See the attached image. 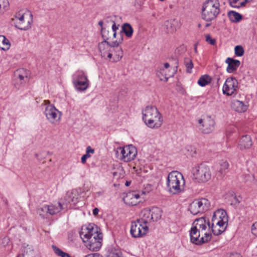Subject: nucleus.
Wrapping results in <instances>:
<instances>
[{"mask_svg": "<svg viewBox=\"0 0 257 257\" xmlns=\"http://www.w3.org/2000/svg\"><path fill=\"white\" fill-rule=\"evenodd\" d=\"M99 212V209L97 208H95L93 210V214L94 215H96L98 214Z\"/></svg>", "mask_w": 257, "mask_h": 257, "instance_id": "50", "label": "nucleus"}, {"mask_svg": "<svg viewBox=\"0 0 257 257\" xmlns=\"http://www.w3.org/2000/svg\"><path fill=\"white\" fill-rule=\"evenodd\" d=\"M252 145L251 138L248 135H244L240 139L238 143V147L240 149H247Z\"/></svg>", "mask_w": 257, "mask_h": 257, "instance_id": "24", "label": "nucleus"}, {"mask_svg": "<svg viewBox=\"0 0 257 257\" xmlns=\"http://www.w3.org/2000/svg\"><path fill=\"white\" fill-rule=\"evenodd\" d=\"M17 257H22V256L20 255L18 256Z\"/></svg>", "mask_w": 257, "mask_h": 257, "instance_id": "58", "label": "nucleus"}, {"mask_svg": "<svg viewBox=\"0 0 257 257\" xmlns=\"http://www.w3.org/2000/svg\"><path fill=\"white\" fill-rule=\"evenodd\" d=\"M210 207L209 201L205 198L195 199L189 205V211L193 215L203 213L208 210Z\"/></svg>", "mask_w": 257, "mask_h": 257, "instance_id": "8", "label": "nucleus"}, {"mask_svg": "<svg viewBox=\"0 0 257 257\" xmlns=\"http://www.w3.org/2000/svg\"><path fill=\"white\" fill-rule=\"evenodd\" d=\"M15 26L21 30L30 29L33 22V17L31 11L23 10L19 11L15 15Z\"/></svg>", "mask_w": 257, "mask_h": 257, "instance_id": "5", "label": "nucleus"}, {"mask_svg": "<svg viewBox=\"0 0 257 257\" xmlns=\"http://www.w3.org/2000/svg\"><path fill=\"white\" fill-rule=\"evenodd\" d=\"M103 23L101 21H99V23H98V25L101 27V30H102V28H103Z\"/></svg>", "mask_w": 257, "mask_h": 257, "instance_id": "52", "label": "nucleus"}, {"mask_svg": "<svg viewBox=\"0 0 257 257\" xmlns=\"http://www.w3.org/2000/svg\"><path fill=\"white\" fill-rule=\"evenodd\" d=\"M117 30H118V26H117L113 22L111 28H102V37L105 40L116 38V31Z\"/></svg>", "mask_w": 257, "mask_h": 257, "instance_id": "16", "label": "nucleus"}, {"mask_svg": "<svg viewBox=\"0 0 257 257\" xmlns=\"http://www.w3.org/2000/svg\"><path fill=\"white\" fill-rule=\"evenodd\" d=\"M191 241L196 244L207 242L211 238L210 223L204 217L195 219L189 231Z\"/></svg>", "mask_w": 257, "mask_h": 257, "instance_id": "1", "label": "nucleus"}, {"mask_svg": "<svg viewBox=\"0 0 257 257\" xmlns=\"http://www.w3.org/2000/svg\"><path fill=\"white\" fill-rule=\"evenodd\" d=\"M4 239L5 240H8V239L7 238H4Z\"/></svg>", "mask_w": 257, "mask_h": 257, "instance_id": "56", "label": "nucleus"}, {"mask_svg": "<svg viewBox=\"0 0 257 257\" xmlns=\"http://www.w3.org/2000/svg\"><path fill=\"white\" fill-rule=\"evenodd\" d=\"M61 113H46L48 120L53 124H57L59 122Z\"/></svg>", "mask_w": 257, "mask_h": 257, "instance_id": "34", "label": "nucleus"}, {"mask_svg": "<svg viewBox=\"0 0 257 257\" xmlns=\"http://www.w3.org/2000/svg\"><path fill=\"white\" fill-rule=\"evenodd\" d=\"M206 41L211 45H214L216 43V40L211 38L209 34L206 35L205 36Z\"/></svg>", "mask_w": 257, "mask_h": 257, "instance_id": "46", "label": "nucleus"}, {"mask_svg": "<svg viewBox=\"0 0 257 257\" xmlns=\"http://www.w3.org/2000/svg\"><path fill=\"white\" fill-rule=\"evenodd\" d=\"M164 27L166 33L173 34L180 28L181 23L175 19L170 20L165 22Z\"/></svg>", "mask_w": 257, "mask_h": 257, "instance_id": "18", "label": "nucleus"}, {"mask_svg": "<svg viewBox=\"0 0 257 257\" xmlns=\"http://www.w3.org/2000/svg\"><path fill=\"white\" fill-rule=\"evenodd\" d=\"M210 25V24L207 23L206 24L205 27H208Z\"/></svg>", "mask_w": 257, "mask_h": 257, "instance_id": "54", "label": "nucleus"}, {"mask_svg": "<svg viewBox=\"0 0 257 257\" xmlns=\"http://www.w3.org/2000/svg\"><path fill=\"white\" fill-rule=\"evenodd\" d=\"M9 6V3L8 0H0V16L8 10Z\"/></svg>", "mask_w": 257, "mask_h": 257, "instance_id": "39", "label": "nucleus"}, {"mask_svg": "<svg viewBox=\"0 0 257 257\" xmlns=\"http://www.w3.org/2000/svg\"><path fill=\"white\" fill-rule=\"evenodd\" d=\"M11 44L10 41L4 35H0V49L7 51L10 49Z\"/></svg>", "mask_w": 257, "mask_h": 257, "instance_id": "30", "label": "nucleus"}, {"mask_svg": "<svg viewBox=\"0 0 257 257\" xmlns=\"http://www.w3.org/2000/svg\"><path fill=\"white\" fill-rule=\"evenodd\" d=\"M109 257H121V253L119 250H115L114 252H110L109 255Z\"/></svg>", "mask_w": 257, "mask_h": 257, "instance_id": "48", "label": "nucleus"}, {"mask_svg": "<svg viewBox=\"0 0 257 257\" xmlns=\"http://www.w3.org/2000/svg\"><path fill=\"white\" fill-rule=\"evenodd\" d=\"M148 231L149 226L141 223L138 220L132 222L130 233L133 237H142L145 236Z\"/></svg>", "mask_w": 257, "mask_h": 257, "instance_id": "11", "label": "nucleus"}, {"mask_svg": "<svg viewBox=\"0 0 257 257\" xmlns=\"http://www.w3.org/2000/svg\"><path fill=\"white\" fill-rule=\"evenodd\" d=\"M130 183L127 181V182H126V183H125V185H126V186H128L130 185Z\"/></svg>", "mask_w": 257, "mask_h": 257, "instance_id": "53", "label": "nucleus"}, {"mask_svg": "<svg viewBox=\"0 0 257 257\" xmlns=\"http://www.w3.org/2000/svg\"><path fill=\"white\" fill-rule=\"evenodd\" d=\"M29 75V72L24 69H20L17 70L15 73V76L20 81L24 80L27 78Z\"/></svg>", "mask_w": 257, "mask_h": 257, "instance_id": "35", "label": "nucleus"}, {"mask_svg": "<svg viewBox=\"0 0 257 257\" xmlns=\"http://www.w3.org/2000/svg\"><path fill=\"white\" fill-rule=\"evenodd\" d=\"M80 236L86 247L91 251H97L101 246L102 234L98 233L97 227L92 225L83 227Z\"/></svg>", "mask_w": 257, "mask_h": 257, "instance_id": "2", "label": "nucleus"}, {"mask_svg": "<svg viewBox=\"0 0 257 257\" xmlns=\"http://www.w3.org/2000/svg\"><path fill=\"white\" fill-rule=\"evenodd\" d=\"M228 224L212 221L211 230L215 235H218L223 232Z\"/></svg>", "mask_w": 257, "mask_h": 257, "instance_id": "23", "label": "nucleus"}, {"mask_svg": "<svg viewBox=\"0 0 257 257\" xmlns=\"http://www.w3.org/2000/svg\"><path fill=\"white\" fill-rule=\"evenodd\" d=\"M49 208L47 205H45L38 209V212L41 216H44L45 214H48Z\"/></svg>", "mask_w": 257, "mask_h": 257, "instance_id": "45", "label": "nucleus"}, {"mask_svg": "<svg viewBox=\"0 0 257 257\" xmlns=\"http://www.w3.org/2000/svg\"><path fill=\"white\" fill-rule=\"evenodd\" d=\"M151 212L150 209H143L140 214V218L138 219L141 223H143L145 225H148L149 223L151 222L152 220L151 218Z\"/></svg>", "mask_w": 257, "mask_h": 257, "instance_id": "25", "label": "nucleus"}, {"mask_svg": "<svg viewBox=\"0 0 257 257\" xmlns=\"http://www.w3.org/2000/svg\"><path fill=\"white\" fill-rule=\"evenodd\" d=\"M235 54L237 56H242L244 54V50L241 46H236L234 48Z\"/></svg>", "mask_w": 257, "mask_h": 257, "instance_id": "43", "label": "nucleus"}, {"mask_svg": "<svg viewBox=\"0 0 257 257\" xmlns=\"http://www.w3.org/2000/svg\"><path fill=\"white\" fill-rule=\"evenodd\" d=\"M151 212V218L153 221H156L159 220L162 216V211L158 207H153L150 209Z\"/></svg>", "mask_w": 257, "mask_h": 257, "instance_id": "33", "label": "nucleus"}, {"mask_svg": "<svg viewBox=\"0 0 257 257\" xmlns=\"http://www.w3.org/2000/svg\"><path fill=\"white\" fill-rule=\"evenodd\" d=\"M238 88L237 80L233 77L227 78L222 87V92L227 96H231Z\"/></svg>", "mask_w": 257, "mask_h": 257, "instance_id": "13", "label": "nucleus"}, {"mask_svg": "<svg viewBox=\"0 0 257 257\" xmlns=\"http://www.w3.org/2000/svg\"><path fill=\"white\" fill-rule=\"evenodd\" d=\"M122 31L128 38H132L134 33V29L128 23H124L122 25Z\"/></svg>", "mask_w": 257, "mask_h": 257, "instance_id": "31", "label": "nucleus"}, {"mask_svg": "<svg viewBox=\"0 0 257 257\" xmlns=\"http://www.w3.org/2000/svg\"><path fill=\"white\" fill-rule=\"evenodd\" d=\"M194 50H195V53H197V47H196V46H195V47Z\"/></svg>", "mask_w": 257, "mask_h": 257, "instance_id": "55", "label": "nucleus"}, {"mask_svg": "<svg viewBox=\"0 0 257 257\" xmlns=\"http://www.w3.org/2000/svg\"><path fill=\"white\" fill-rule=\"evenodd\" d=\"M73 83L76 89L79 91H85L89 86V82L73 80Z\"/></svg>", "mask_w": 257, "mask_h": 257, "instance_id": "27", "label": "nucleus"}, {"mask_svg": "<svg viewBox=\"0 0 257 257\" xmlns=\"http://www.w3.org/2000/svg\"><path fill=\"white\" fill-rule=\"evenodd\" d=\"M73 80L80 81L89 82L85 73L82 70H78L74 75Z\"/></svg>", "mask_w": 257, "mask_h": 257, "instance_id": "36", "label": "nucleus"}, {"mask_svg": "<svg viewBox=\"0 0 257 257\" xmlns=\"http://www.w3.org/2000/svg\"><path fill=\"white\" fill-rule=\"evenodd\" d=\"M144 111H145L146 112H158V109L157 108H156V106H153V105H148L143 110V112Z\"/></svg>", "mask_w": 257, "mask_h": 257, "instance_id": "44", "label": "nucleus"}, {"mask_svg": "<svg viewBox=\"0 0 257 257\" xmlns=\"http://www.w3.org/2000/svg\"><path fill=\"white\" fill-rule=\"evenodd\" d=\"M98 50L102 57L108 58L110 57L111 51L112 50V44L110 45L106 40L99 43Z\"/></svg>", "mask_w": 257, "mask_h": 257, "instance_id": "20", "label": "nucleus"}, {"mask_svg": "<svg viewBox=\"0 0 257 257\" xmlns=\"http://www.w3.org/2000/svg\"><path fill=\"white\" fill-rule=\"evenodd\" d=\"M229 257H241V256L239 254L234 253V254H230Z\"/></svg>", "mask_w": 257, "mask_h": 257, "instance_id": "51", "label": "nucleus"}, {"mask_svg": "<svg viewBox=\"0 0 257 257\" xmlns=\"http://www.w3.org/2000/svg\"><path fill=\"white\" fill-rule=\"evenodd\" d=\"M166 184L168 191L176 195L184 191L185 181L181 173L174 171L168 174Z\"/></svg>", "mask_w": 257, "mask_h": 257, "instance_id": "3", "label": "nucleus"}, {"mask_svg": "<svg viewBox=\"0 0 257 257\" xmlns=\"http://www.w3.org/2000/svg\"><path fill=\"white\" fill-rule=\"evenodd\" d=\"M212 81V78L208 75L205 74L202 75L198 80V84L201 86L204 87L209 84Z\"/></svg>", "mask_w": 257, "mask_h": 257, "instance_id": "32", "label": "nucleus"}, {"mask_svg": "<svg viewBox=\"0 0 257 257\" xmlns=\"http://www.w3.org/2000/svg\"><path fill=\"white\" fill-rule=\"evenodd\" d=\"M193 178L199 183H205L211 180L212 173L211 168L203 164L194 167L192 171Z\"/></svg>", "mask_w": 257, "mask_h": 257, "instance_id": "6", "label": "nucleus"}, {"mask_svg": "<svg viewBox=\"0 0 257 257\" xmlns=\"http://www.w3.org/2000/svg\"><path fill=\"white\" fill-rule=\"evenodd\" d=\"M85 257H103L101 255L97 253H90L85 256Z\"/></svg>", "mask_w": 257, "mask_h": 257, "instance_id": "49", "label": "nucleus"}, {"mask_svg": "<svg viewBox=\"0 0 257 257\" xmlns=\"http://www.w3.org/2000/svg\"><path fill=\"white\" fill-rule=\"evenodd\" d=\"M49 208L48 214L50 215H54L60 212L62 209V205L60 202L56 204H51L47 205Z\"/></svg>", "mask_w": 257, "mask_h": 257, "instance_id": "26", "label": "nucleus"}, {"mask_svg": "<svg viewBox=\"0 0 257 257\" xmlns=\"http://www.w3.org/2000/svg\"><path fill=\"white\" fill-rule=\"evenodd\" d=\"M143 119L145 124L152 128L160 127L163 121L161 113H144Z\"/></svg>", "mask_w": 257, "mask_h": 257, "instance_id": "9", "label": "nucleus"}, {"mask_svg": "<svg viewBox=\"0 0 257 257\" xmlns=\"http://www.w3.org/2000/svg\"><path fill=\"white\" fill-rule=\"evenodd\" d=\"M52 247L54 250V251L57 255L61 257H70V255L68 253L63 251L57 247L53 245Z\"/></svg>", "mask_w": 257, "mask_h": 257, "instance_id": "41", "label": "nucleus"}, {"mask_svg": "<svg viewBox=\"0 0 257 257\" xmlns=\"http://www.w3.org/2000/svg\"><path fill=\"white\" fill-rule=\"evenodd\" d=\"M248 105L243 101L233 100L231 102V107L237 112H245L248 109Z\"/></svg>", "mask_w": 257, "mask_h": 257, "instance_id": "21", "label": "nucleus"}, {"mask_svg": "<svg viewBox=\"0 0 257 257\" xmlns=\"http://www.w3.org/2000/svg\"><path fill=\"white\" fill-rule=\"evenodd\" d=\"M220 170L219 172L221 174L225 173V171L228 168L229 164L227 161H222L220 163Z\"/></svg>", "mask_w": 257, "mask_h": 257, "instance_id": "42", "label": "nucleus"}, {"mask_svg": "<svg viewBox=\"0 0 257 257\" xmlns=\"http://www.w3.org/2000/svg\"><path fill=\"white\" fill-rule=\"evenodd\" d=\"M198 27H199V28H200V27H201V25H200V24H199V25H198Z\"/></svg>", "mask_w": 257, "mask_h": 257, "instance_id": "57", "label": "nucleus"}, {"mask_svg": "<svg viewBox=\"0 0 257 257\" xmlns=\"http://www.w3.org/2000/svg\"><path fill=\"white\" fill-rule=\"evenodd\" d=\"M118 35V38L112 42V47L111 51V55L108 58L109 60L112 59V61L113 62L120 61L122 58L123 54L122 48L119 46V45L122 43L123 38L121 34Z\"/></svg>", "mask_w": 257, "mask_h": 257, "instance_id": "12", "label": "nucleus"}, {"mask_svg": "<svg viewBox=\"0 0 257 257\" xmlns=\"http://www.w3.org/2000/svg\"><path fill=\"white\" fill-rule=\"evenodd\" d=\"M98 194H101L100 192H98Z\"/></svg>", "mask_w": 257, "mask_h": 257, "instance_id": "59", "label": "nucleus"}, {"mask_svg": "<svg viewBox=\"0 0 257 257\" xmlns=\"http://www.w3.org/2000/svg\"><path fill=\"white\" fill-rule=\"evenodd\" d=\"M251 1L252 0H228L229 5L232 8L237 9L244 7L247 3Z\"/></svg>", "mask_w": 257, "mask_h": 257, "instance_id": "28", "label": "nucleus"}, {"mask_svg": "<svg viewBox=\"0 0 257 257\" xmlns=\"http://www.w3.org/2000/svg\"><path fill=\"white\" fill-rule=\"evenodd\" d=\"M219 0H206L202 4L201 18L206 22L214 21L220 13Z\"/></svg>", "mask_w": 257, "mask_h": 257, "instance_id": "4", "label": "nucleus"}, {"mask_svg": "<svg viewBox=\"0 0 257 257\" xmlns=\"http://www.w3.org/2000/svg\"><path fill=\"white\" fill-rule=\"evenodd\" d=\"M42 106H45L46 112H55L57 111L54 105L51 104L49 100H45L42 104Z\"/></svg>", "mask_w": 257, "mask_h": 257, "instance_id": "37", "label": "nucleus"}, {"mask_svg": "<svg viewBox=\"0 0 257 257\" xmlns=\"http://www.w3.org/2000/svg\"><path fill=\"white\" fill-rule=\"evenodd\" d=\"M137 154V149L132 145L119 147L116 151L117 158L124 162H130L134 160Z\"/></svg>", "mask_w": 257, "mask_h": 257, "instance_id": "7", "label": "nucleus"}, {"mask_svg": "<svg viewBox=\"0 0 257 257\" xmlns=\"http://www.w3.org/2000/svg\"><path fill=\"white\" fill-rule=\"evenodd\" d=\"M79 196L78 192L76 189L67 192L65 197V203L67 206L69 204V207L75 205L78 202Z\"/></svg>", "mask_w": 257, "mask_h": 257, "instance_id": "17", "label": "nucleus"}, {"mask_svg": "<svg viewBox=\"0 0 257 257\" xmlns=\"http://www.w3.org/2000/svg\"><path fill=\"white\" fill-rule=\"evenodd\" d=\"M251 232L253 236L257 237V221L252 224L251 226Z\"/></svg>", "mask_w": 257, "mask_h": 257, "instance_id": "47", "label": "nucleus"}, {"mask_svg": "<svg viewBox=\"0 0 257 257\" xmlns=\"http://www.w3.org/2000/svg\"><path fill=\"white\" fill-rule=\"evenodd\" d=\"M225 63L228 65L226 71L230 73L235 71L240 64V62L239 60L230 57H228L225 60Z\"/></svg>", "mask_w": 257, "mask_h": 257, "instance_id": "22", "label": "nucleus"}, {"mask_svg": "<svg viewBox=\"0 0 257 257\" xmlns=\"http://www.w3.org/2000/svg\"><path fill=\"white\" fill-rule=\"evenodd\" d=\"M184 65L186 68V71L188 73L191 72V70L193 67V64L191 59L189 58L184 59Z\"/></svg>", "mask_w": 257, "mask_h": 257, "instance_id": "40", "label": "nucleus"}, {"mask_svg": "<svg viewBox=\"0 0 257 257\" xmlns=\"http://www.w3.org/2000/svg\"><path fill=\"white\" fill-rule=\"evenodd\" d=\"M94 153V150L90 146H88L86 148V153L81 157V161L83 164H85L86 162V160L91 157V154Z\"/></svg>", "mask_w": 257, "mask_h": 257, "instance_id": "38", "label": "nucleus"}, {"mask_svg": "<svg viewBox=\"0 0 257 257\" xmlns=\"http://www.w3.org/2000/svg\"><path fill=\"white\" fill-rule=\"evenodd\" d=\"M140 195L137 191H130L127 192L123 197L124 202L130 206H134L138 204L140 202Z\"/></svg>", "mask_w": 257, "mask_h": 257, "instance_id": "15", "label": "nucleus"}, {"mask_svg": "<svg viewBox=\"0 0 257 257\" xmlns=\"http://www.w3.org/2000/svg\"><path fill=\"white\" fill-rule=\"evenodd\" d=\"M198 127L203 133L209 134L213 131L215 122L211 115L203 114L198 119Z\"/></svg>", "mask_w": 257, "mask_h": 257, "instance_id": "10", "label": "nucleus"}, {"mask_svg": "<svg viewBox=\"0 0 257 257\" xmlns=\"http://www.w3.org/2000/svg\"><path fill=\"white\" fill-rule=\"evenodd\" d=\"M169 64L168 63H166L163 67L160 68L158 70L157 75L160 81L167 82L169 77L174 75L176 70H174L172 72H170V70H169Z\"/></svg>", "mask_w": 257, "mask_h": 257, "instance_id": "14", "label": "nucleus"}, {"mask_svg": "<svg viewBox=\"0 0 257 257\" xmlns=\"http://www.w3.org/2000/svg\"><path fill=\"white\" fill-rule=\"evenodd\" d=\"M227 16L229 20L232 23H238L242 19L241 15L233 11L228 12Z\"/></svg>", "mask_w": 257, "mask_h": 257, "instance_id": "29", "label": "nucleus"}, {"mask_svg": "<svg viewBox=\"0 0 257 257\" xmlns=\"http://www.w3.org/2000/svg\"><path fill=\"white\" fill-rule=\"evenodd\" d=\"M228 216L224 210L218 209L214 212L212 221L228 224Z\"/></svg>", "mask_w": 257, "mask_h": 257, "instance_id": "19", "label": "nucleus"}]
</instances>
